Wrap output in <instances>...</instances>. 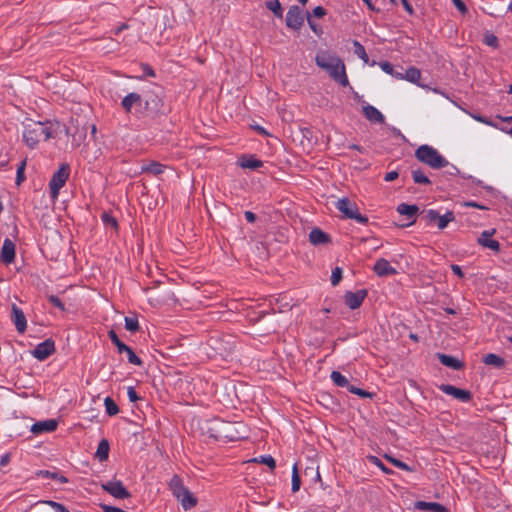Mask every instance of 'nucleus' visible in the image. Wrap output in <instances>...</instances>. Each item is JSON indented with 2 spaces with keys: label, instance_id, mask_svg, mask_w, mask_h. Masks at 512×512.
<instances>
[{
  "label": "nucleus",
  "instance_id": "nucleus-36",
  "mask_svg": "<svg viewBox=\"0 0 512 512\" xmlns=\"http://www.w3.org/2000/svg\"><path fill=\"white\" fill-rule=\"evenodd\" d=\"M300 485H301V481H300V476L298 473V467H297V464L295 463L292 468V486H291L292 491L293 492L299 491Z\"/></svg>",
  "mask_w": 512,
  "mask_h": 512
},
{
  "label": "nucleus",
  "instance_id": "nucleus-50",
  "mask_svg": "<svg viewBox=\"0 0 512 512\" xmlns=\"http://www.w3.org/2000/svg\"><path fill=\"white\" fill-rule=\"evenodd\" d=\"M425 218L429 223H432L438 220L439 214L435 210H429L426 212Z\"/></svg>",
  "mask_w": 512,
  "mask_h": 512
},
{
  "label": "nucleus",
  "instance_id": "nucleus-44",
  "mask_svg": "<svg viewBox=\"0 0 512 512\" xmlns=\"http://www.w3.org/2000/svg\"><path fill=\"white\" fill-rule=\"evenodd\" d=\"M342 279V269L339 267H336L331 274V284L333 286H336L339 284L340 280Z\"/></svg>",
  "mask_w": 512,
  "mask_h": 512
},
{
  "label": "nucleus",
  "instance_id": "nucleus-38",
  "mask_svg": "<svg viewBox=\"0 0 512 512\" xmlns=\"http://www.w3.org/2000/svg\"><path fill=\"white\" fill-rule=\"evenodd\" d=\"M412 177L417 184H429L430 180L421 170H413Z\"/></svg>",
  "mask_w": 512,
  "mask_h": 512
},
{
  "label": "nucleus",
  "instance_id": "nucleus-23",
  "mask_svg": "<svg viewBox=\"0 0 512 512\" xmlns=\"http://www.w3.org/2000/svg\"><path fill=\"white\" fill-rule=\"evenodd\" d=\"M415 507L419 510L432 511V512H447L446 507L436 502L418 501Z\"/></svg>",
  "mask_w": 512,
  "mask_h": 512
},
{
  "label": "nucleus",
  "instance_id": "nucleus-10",
  "mask_svg": "<svg viewBox=\"0 0 512 512\" xmlns=\"http://www.w3.org/2000/svg\"><path fill=\"white\" fill-rule=\"evenodd\" d=\"M55 351V344L52 340L47 339L38 344L31 352L32 356L37 360L43 361L47 359Z\"/></svg>",
  "mask_w": 512,
  "mask_h": 512
},
{
  "label": "nucleus",
  "instance_id": "nucleus-26",
  "mask_svg": "<svg viewBox=\"0 0 512 512\" xmlns=\"http://www.w3.org/2000/svg\"><path fill=\"white\" fill-rule=\"evenodd\" d=\"M169 487L172 491V494L174 497H180L184 491L187 489L184 485L182 480L178 476H174L169 483Z\"/></svg>",
  "mask_w": 512,
  "mask_h": 512
},
{
  "label": "nucleus",
  "instance_id": "nucleus-4",
  "mask_svg": "<svg viewBox=\"0 0 512 512\" xmlns=\"http://www.w3.org/2000/svg\"><path fill=\"white\" fill-rule=\"evenodd\" d=\"M416 158L433 169H440L448 165V161L438 150L429 146L421 145L415 152Z\"/></svg>",
  "mask_w": 512,
  "mask_h": 512
},
{
  "label": "nucleus",
  "instance_id": "nucleus-22",
  "mask_svg": "<svg viewBox=\"0 0 512 512\" xmlns=\"http://www.w3.org/2000/svg\"><path fill=\"white\" fill-rule=\"evenodd\" d=\"M141 101V96L137 93L132 92L123 98L121 105L126 112H130L132 107L134 105H139Z\"/></svg>",
  "mask_w": 512,
  "mask_h": 512
},
{
  "label": "nucleus",
  "instance_id": "nucleus-28",
  "mask_svg": "<svg viewBox=\"0 0 512 512\" xmlns=\"http://www.w3.org/2000/svg\"><path fill=\"white\" fill-rule=\"evenodd\" d=\"M109 455V443L106 439L100 441L95 456L99 461H105L108 459Z\"/></svg>",
  "mask_w": 512,
  "mask_h": 512
},
{
  "label": "nucleus",
  "instance_id": "nucleus-55",
  "mask_svg": "<svg viewBox=\"0 0 512 512\" xmlns=\"http://www.w3.org/2000/svg\"><path fill=\"white\" fill-rule=\"evenodd\" d=\"M101 508L103 509L104 512H126V511L122 510L121 508L110 506V505H105V504H102Z\"/></svg>",
  "mask_w": 512,
  "mask_h": 512
},
{
  "label": "nucleus",
  "instance_id": "nucleus-9",
  "mask_svg": "<svg viewBox=\"0 0 512 512\" xmlns=\"http://www.w3.org/2000/svg\"><path fill=\"white\" fill-rule=\"evenodd\" d=\"M109 337L112 341V343L117 347L119 353H126L127 359L131 364L134 365H141L142 361L141 359L133 352V350L124 344L122 341L119 340L118 336L114 331L109 332Z\"/></svg>",
  "mask_w": 512,
  "mask_h": 512
},
{
  "label": "nucleus",
  "instance_id": "nucleus-24",
  "mask_svg": "<svg viewBox=\"0 0 512 512\" xmlns=\"http://www.w3.org/2000/svg\"><path fill=\"white\" fill-rule=\"evenodd\" d=\"M263 165L262 161L255 158L254 156H242L239 159V166L244 169H257Z\"/></svg>",
  "mask_w": 512,
  "mask_h": 512
},
{
  "label": "nucleus",
  "instance_id": "nucleus-31",
  "mask_svg": "<svg viewBox=\"0 0 512 512\" xmlns=\"http://www.w3.org/2000/svg\"><path fill=\"white\" fill-rule=\"evenodd\" d=\"M397 211L401 215L413 217L417 213L418 207L416 205H408V204L402 203L397 207Z\"/></svg>",
  "mask_w": 512,
  "mask_h": 512
},
{
  "label": "nucleus",
  "instance_id": "nucleus-62",
  "mask_svg": "<svg viewBox=\"0 0 512 512\" xmlns=\"http://www.w3.org/2000/svg\"><path fill=\"white\" fill-rule=\"evenodd\" d=\"M307 20L310 28L317 33L316 25L313 23V21L310 19L309 14H307Z\"/></svg>",
  "mask_w": 512,
  "mask_h": 512
},
{
  "label": "nucleus",
  "instance_id": "nucleus-43",
  "mask_svg": "<svg viewBox=\"0 0 512 512\" xmlns=\"http://www.w3.org/2000/svg\"><path fill=\"white\" fill-rule=\"evenodd\" d=\"M102 220L106 226H110L113 229L118 228L117 220L113 216L109 215L108 213L102 214Z\"/></svg>",
  "mask_w": 512,
  "mask_h": 512
},
{
  "label": "nucleus",
  "instance_id": "nucleus-20",
  "mask_svg": "<svg viewBox=\"0 0 512 512\" xmlns=\"http://www.w3.org/2000/svg\"><path fill=\"white\" fill-rule=\"evenodd\" d=\"M309 240L313 245H321L330 242V237L319 228H314L309 234Z\"/></svg>",
  "mask_w": 512,
  "mask_h": 512
},
{
  "label": "nucleus",
  "instance_id": "nucleus-59",
  "mask_svg": "<svg viewBox=\"0 0 512 512\" xmlns=\"http://www.w3.org/2000/svg\"><path fill=\"white\" fill-rule=\"evenodd\" d=\"M245 218L247 219L248 222L253 223L256 220V215L251 211H246Z\"/></svg>",
  "mask_w": 512,
  "mask_h": 512
},
{
  "label": "nucleus",
  "instance_id": "nucleus-56",
  "mask_svg": "<svg viewBox=\"0 0 512 512\" xmlns=\"http://www.w3.org/2000/svg\"><path fill=\"white\" fill-rule=\"evenodd\" d=\"M473 118L480 123L495 127V125L490 120L481 115H473Z\"/></svg>",
  "mask_w": 512,
  "mask_h": 512
},
{
  "label": "nucleus",
  "instance_id": "nucleus-53",
  "mask_svg": "<svg viewBox=\"0 0 512 512\" xmlns=\"http://www.w3.org/2000/svg\"><path fill=\"white\" fill-rule=\"evenodd\" d=\"M452 2L461 13L464 14L467 12V7L462 0H452Z\"/></svg>",
  "mask_w": 512,
  "mask_h": 512
},
{
  "label": "nucleus",
  "instance_id": "nucleus-21",
  "mask_svg": "<svg viewBox=\"0 0 512 512\" xmlns=\"http://www.w3.org/2000/svg\"><path fill=\"white\" fill-rule=\"evenodd\" d=\"M165 169H166L165 165H163L159 162H156V161H150V162L142 165L141 173H149L154 176H158V175L162 174L165 171Z\"/></svg>",
  "mask_w": 512,
  "mask_h": 512
},
{
  "label": "nucleus",
  "instance_id": "nucleus-45",
  "mask_svg": "<svg viewBox=\"0 0 512 512\" xmlns=\"http://www.w3.org/2000/svg\"><path fill=\"white\" fill-rule=\"evenodd\" d=\"M40 503L50 506L55 512H63L64 509L66 508L61 503H58V502H55L52 500H45V501H41Z\"/></svg>",
  "mask_w": 512,
  "mask_h": 512
},
{
  "label": "nucleus",
  "instance_id": "nucleus-14",
  "mask_svg": "<svg viewBox=\"0 0 512 512\" xmlns=\"http://www.w3.org/2000/svg\"><path fill=\"white\" fill-rule=\"evenodd\" d=\"M58 422L55 419L39 421L31 426V432L34 434H42L56 430Z\"/></svg>",
  "mask_w": 512,
  "mask_h": 512
},
{
  "label": "nucleus",
  "instance_id": "nucleus-8",
  "mask_svg": "<svg viewBox=\"0 0 512 512\" xmlns=\"http://www.w3.org/2000/svg\"><path fill=\"white\" fill-rule=\"evenodd\" d=\"M304 23L303 11L299 6L293 5L286 14V25L293 30H300Z\"/></svg>",
  "mask_w": 512,
  "mask_h": 512
},
{
  "label": "nucleus",
  "instance_id": "nucleus-12",
  "mask_svg": "<svg viewBox=\"0 0 512 512\" xmlns=\"http://www.w3.org/2000/svg\"><path fill=\"white\" fill-rule=\"evenodd\" d=\"M366 296V290H348L344 295V301L350 309H356L361 305Z\"/></svg>",
  "mask_w": 512,
  "mask_h": 512
},
{
  "label": "nucleus",
  "instance_id": "nucleus-5",
  "mask_svg": "<svg viewBox=\"0 0 512 512\" xmlns=\"http://www.w3.org/2000/svg\"><path fill=\"white\" fill-rule=\"evenodd\" d=\"M335 207L343 214L345 218L354 219L361 224H366L368 222V218L360 214L356 203L352 202L347 197L338 199L335 202Z\"/></svg>",
  "mask_w": 512,
  "mask_h": 512
},
{
  "label": "nucleus",
  "instance_id": "nucleus-60",
  "mask_svg": "<svg viewBox=\"0 0 512 512\" xmlns=\"http://www.w3.org/2000/svg\"><path fill=\"white\" fill-rule=\"evenodd\" d=\"M405 10L409 13V14H413V8L412 6L410 5V3L407 1V0H401Z\"/></svg>",
  "mask_w": 512,
  "mask_h": 512
},
{
  "label": "nucleus",
  "instance_id": "nucleus-63",
  "mask_svg": "<svg viewBox=\"0 0 512 512\" xmlns=\"http://www.w3.org/2000/svg\"><path fill=\"white\" fill-rule=\"evenodd\" d=\"M39 475H43V476H45V477H56V475H55V474L50 473L49 471H40V472H39Z\"/></svg>",
  "mask_w": 512,
  "mask_h": 512
},
{
  "label": "nucleus",
  "instance_id": "nucleus-46",
  "mask_svg": "<svg viewBox=\"0 0 512 512\" xmlns=\"http://www.w3.org/2000/svg\"><path fill=\"white\" fill-rule=\"evenodd\" d=\"M348 390H349L351 393H353V394H355V395H358V396H360V397H362V398L372 397V394H371V393H369V392H367V391H364V390H362V389H360V388H357V387H355V386H353V385H350V386H349V388H348Z\"/></svg>",
  "mask_w": 512,
  "mask_h": 512
},
{
  "label": "nucleus",
  "instance_id": "nucleus-48",
  "mask_svg": "<svg viewBox=\"0 0 512 512\" xmlns=\"http://www.w3.org/2000/svg\"><path fill=\"white\" fill-rule=\"evenodd\" d=\"M380 67L384 72H386L387 74H390L394 77L398 73V72L394 71L393 66L387 61L380 63Z\"/></svg>",
  "mask_w": 512,
  "mask_h": 512
},
{
  "label": "nucleus",
  "instance_id": "nucleus-49",
  "mask_svg": "<svg viewBox=\"0 0 512 512\" xmlns=\"http://www.w3.org/2000/svg\"><path fill=\"white\" fill-rule=\"evenodd\" d=\"M49 301L51 302L52 305H54L55 307L59 308L60 310H64L65 307H64V304L62 303L61 299L57 296H54V295H51L49 296Z\"/></svg>",
  "mask_w": 512,
  "mask_h": 512
},
{
  "label": "nucleus",
  "instance_id": "nucleus-58",
  "mask_svg": "<svg viewBox=\"0 0 512 512\" xmlns=\"http://www.w3.org/2000/svg\"><path fill=\"white\" fill-rule=\"evenodd\" d=\"M397 177H398V172H396V171H391V172L386 173V175H385L384 179H385V181H387V182H391V181H393V180L397 179Z\"/></svg>",
  "mask_w": 512,
  "mask_h": 512
},
{
  "label": "nucleus",
  "instance_id": "nucleus-40",
  "mask_svg": "<svg viewBox=\"0 0 512 512\" xmlns=\"http://www.w3.org/2000/svg\"><path fill=\"white\" fill-rule=\"evenodd\" d=\"M483 41L488 46H491L493 48L498 47V38L491 32H486L484 34Z\"/></svg>",
  "mask_w": 512,
  "mask_h": 512
},
{
  "label": "nucleus",
  "instance_id": "nucleus-7",
  "mask_svg": "<svg viewBox=\"0 0 512 512\" xmlns=\"http://www.w3.org/2000/svg\"><path fill=\"white\" fill-rule=\"evenodd\" d=\"M101 488L116 499L130 498V492L120 480H110L101 484Z\"/></svg>",
  "mask_w": 512,
  "mask_h": 512
},
{
  "label": "nucleus",
  "instance_id": "nucleus-54",
  "mask_svg": "<svg viewBox=\"0 0 512 512\" xmlns=\"http://www.w3.org/2000/svg\"><path fill=\"white\" fill-rule=\"evenodd\" d=\"M11 460V453H5L0 458V468L5 467L9 464Z\"/></svg>",
  "mask_w": 512,
  "mask_h": 512
},
{
  "label": "nucleus",
  "instance_id": "nucleus-57",
  "mask_svg": "<svg viewBox=\"0 0 512 512\" xmlns=\"http://www.w3.org/2000/svg\"><path fill=\"white\" fill-rule=\"evenodd\" d=\"M313 15L317 18H321L325 15V9L321 6H317L313 9Z\"/></svg>",
  "mask_w": 512,
  "mask_h": 512
},
{
  "label": "nucleus",
  "instance_id": "nucleus-35",
  "mask_svg": "<svg viewBox=\"0 0 512 512\" xmlns=\"http://www.w3.org/2000/svg\"><path fill=\"white\" fill-rule=\"evenodd\" d=\"M104 405H105V409H106V412L108 415L114 416V415L118 414L119 408L110 397H106L104 399Z\"/></svg>",
  "mask_w": 512,
  "mask_h": 512
},
{
  "label": "nucleus",
  "instance_id": "nucleus-51",
  "mask_svg": "<svg viewBox=\"0 0 512 512\" xmlns=\"http://www.w3.org/2000/svg\"><path fill=\"white\" fill-rule=\"evenodd\" d=\"M161 102V99L157 96L151 98L150 100H146L145 104H146V108L149 109L150 106L152 105L153 108H157L159 106V103Z\"/></svg>",
  "mask_w": 512,
  "mask_h": 512
},
{
  "label": "nucleus",
  "instance_id": "nucleus-16",
  "mask_svg": "<svg viewBox=\"0 0 512 512\" xmlns=\"http://www.w3.org/2000/svg\"><path fill=\"white\" fill-rule=\"evenodd\" d=\"M362 112L366 119L372 123H383L385 120L384 115L372 105L363 106Z\"/></svg>",
  "mask_w": 512,
  "mask_h": 512
},
{
  "label": "nucleus",
  "instance_id": "nucleus-30",
  "mask_svg": "<svg viewBox=\"0 0 512 512\" xmlns=\"http://www.w3.org/2000/svg\"><path fill=\"white\" fill-rule=\"evenodd\" d=\"M331 379L333 383L339 387L349 388L350 384L348 379L338 371L331 373Z\"/></svg>",
  "mask_w": 512,
  "mask_h": 512
},
{
  "label": "nucleus",
  "instance_id": "nucleus-41",
  "mask_svg": "<svg viewBox=\"0 0 512 512\" xmlns=\"http://www.w3.org/2000/svg\"><path fill=\"white\" fill-rule=\"evenodd\" d=\"M369 462L372 463L373 465L377 466L378 468H380L384 473L386 474H390L391 473V470L388 469L383 463L382 461L376 457V456H368L367 457Z\"/></svg>",
  "mask_w": 512,
  "mask_h": 512
},
{
  "label": "nucleus",
  "instance_id": "nucleus-1",
  "mask_svg": "<svg viewBox=\"0 0 512 512\" xmlns=\"http://www.w3.org/2000/svg\"><path fill=\"white\" fill-rule=\"evenodd\" d=\"M62 130L65 129L59 123L30 122L25 125L23 138L29 147L34 148L40 141L55 137Z\"/></svg>",
  "mask_w": 512,
  "mask_h": 512
},
{
  "label": "nucleus",
  "instance_id": "nucleus-13",
  "mask_svg": "<svg viewBox=\"0 0 512 512\" xmlns=\"http://www.w3.org/2000/svg\"><path fill=\"white\" fill-rule=\"evenodd\" d=\"M440 390L462 402H468L471 399V393L469 391L457 388L453 385H441Z\"/></svg>",
  "mask_w": 512,
  "mask_h": 512
},
{
  "label": "nucleus",
  "instance_id": "nucleus-27",
  "mask_svg": "<svg viewBox=\"0 0 512 512\" xmlns=\"http://www.w3.org/2000/svg\"><path fill=\"white\" fill-rule=\"evenodd\" d=\"M438 358L444 366L453 368V369H460L462 367V363L455 357L449 356L446 354H439Z\"/></svg>",
  "mask_w": 512,
  "mask_h": 512
},
{
  "label": "nucleus",
  "instance_id": "nucleus-19",
  "mask_svg": "<svg viewBox=\"0 0 512 512\" xmlns=\"http://www.w3.org/2000/svg\"><path fill=\"white\" fill-rule=\"evenodd\" d=\"M15 245L10 239H6L1 249V259L4 263L8 264L14 260Z\"/></svg>",
  "mask_w": 512,
  "mask_h": 512
},
{
  "label": "nucleus",
  "instance_id": "nucleus-33",
  "mask_svg": "<svg viewBox=\"0 0 512 512\" xmlns=\"http://www.w3.org/2000/svg\"><path fill=\"white\" fill-rule=\"evenodd\" d=\"M252 461L265 464L267 465L271 470H274L276 467V461L275 459L270 455H263L259 456L257 458H254Z\"/></svg>",
  "mask_w": 512,
  "mask_h": 512
},
{
  "label": "nucleus",
  "instance_id": "nucleus-17",
  "mask_svg": "<svg viewBox=\"0 0 512 512\" xmlns=\"http://www.w3.org/2000/svg\"><path fill=\"white\" fill-rule=\"evenodd\" d=\"M395 78L397 79H400V80H406V81H409L411 83H414V84H417L419 86H422L420 83H419V80L421 78V72L419 69L415 68V67H410L408 68L404 74L402 73H397L395 75Z\"/></svg>",
  "mask_w": 512,
  "mask_h": 512
},
{
  "label": "nucleus",
  "instance_id": "nucleus-61",
  "mask_svg": "<svg viewBox=\"0 0 512 512\" xmlns=\"http://www.w3.org/2000/svg\"><path fill=\"white\" fill-rule=\"evenodd\" d=\"M451 269H452V271H453L456 275H458L459 277H462V276H463V273H462V270H461L460 266H458V265H452V266H451Z\"/></svg>",
  "mask_w": 512,
  "mask_h": 512
},
{
  "label": "nucleus",
  "instance_id": "nucleus-52",
  "mask_svg": "<svg viewBox=\"0 0 512 512\" xmlns=\"http://www.w3.org/2000/svg\"><path fill=\"white\" fill-rule=\"evenodd\" d=\"M127 395H128V398L131 402H136L139 397L137 395V392L135 391L134 387H128L127 389Z\"/></svg>",
  "mask_w": 512,
  "mask_h": 512
},
{
  "label": "nucleus",
  "instance_id": "nucleus-34",
  "mask_svg": "<svg viewBox=\"0 0 512 512\" xmlns=\"http://www.w3.org/2000/svg\"><path fill=\"white\" fill-rule=\"evenodd\" d=\"M455 217L454 214L449 211L445 215L440 216L437 220V225L439 229H444L447 227L448 223L454 221Z\"/></svg>",
  "mask_w": 512,
  "mask_h": 512
},
{
  "label": "nucleus",
  "instance_id": "nucleus-42",
  "mask_svg": "<svg viewBox=\"0 0 512 512\" xmlns=\"http://www.w3.org/2000/svg\"><path fill=\"white\" fill-rule=\"evenodd\" d=\"M385 458H386V459H387L391 464H393L394 466H396V467H398V468H400V469H402V470H405V471H410V470H411V469L409 468V466H408L406 463H404V462H402V461H400V460H398V459H396V458H394V457H392V456L385 455Z\"/></svg>",
  "mask_w": 512,
  "mask_h": 512
},
{
  "label": "nucleus",
  "instance_id": "nucleus-39",
  "mask_svg": "<svg viewBox=\"0 0 512 512\" xmlns=\"http://www.w3.org/2000/svg\"><path fill=\"white\" fill-rule=\"evenodd\" d=\"M354 53L364 61V63H368V55L365 51V48L358 42L354 41Z\"/></svg>",
  "mask_w": 512,
  "mask_h": 512
},
{
  "label": "nucleus",
  "instance_id": "nucleus-29",
  "mask_svg": "<svg viewBox=\"0 0 512 512\" xmlns=\"http://www.w3.org/2000/svg\"><path fill=\"white\" fill-rule=\"evenodd\" d=\"M483 362L486 365L494 366L497 368H502L505 364V361L502 357H500L496 354H493V353L486 354L483 357Z\"/></svg>",
  "mask_w": 512,
  "mask_h": 512
},
{
  "label": "nucleus",
  "instance_id": "nucleus-47",
  "mask_svg": "<svg viewBox=\"0 0 512 512\" xmlns=\"http://www.w3.org/2000/svg\"><path fill=\"white\" fill-rule=\"evenodd\" d=\"M26 162H21L20 166L17 168V177H16V183L17 185H20V183L24 180V169H25Z\"/></svg>",
  "mask_w": 512,
  "mask_h": 512
},
{
  "label": "nucleus",
  "instance_id": "nucleus-64",
  "mask_svg": "<svg viewBox=\"0 0 512 512\" xmlns=\"http://www.w3.org/2000/svg\"><path fill=\"white\" fill-rule=\"evenodd\" d=\"M497 118H499L500 120H502L504 122H512V115L511 116H506V117L498 115Z\"/></svg>",
  "mask_w": 512,
  "mask_h": 512
},
{
  "label": "nucleus",
  "instance_id": "nucleus-18",
  "mask_svg": "<svg viewBox=\"0 0 512 512\" xmlns=\"http://www.w3.org/2000/svg\"><path fill=\"white\" fill-rule=\"evenodd\" d=\"M374 271L379 276H389L397 272L396 269L386 259L383 258L379 259L375 263Z\"/></svg>",
  "mask_w": 512,
  "mask_h": 512
},
{
  "label": "nucleus",
  "instance_id": "nucleus-6",
  "mask_svg": "<svg viewBox=\"0 0 512 512\" xmlns=\"http://www.w3.org/2000/svg\"><path fill=\"white\" fill-rule=\"evenodd\" d=\"M70 174V167L67 163H63L60 165L59 169L53 174L50 183V193L51 197L56 200L59 195L60 189L66 183Z\"/></svg>",
  "mask_w": 512,
  "mask_h": 512
},
{
  "label": "nucleus",
  "instance_id": "nucleus-11",
  "mask_svg": "<svg viewBox=\"0 0 512 512\" xmlns=\"http://www.w3.org/2000/svg\"><path fill=\"white\" fill-rule=\"evenodd\" d=\"M11 320L18 333L23 334L27 328V320L24 312L15 303L11 305Z\"/></svg>",
  "mask_w": 512,
  "mask_h": 512
},
{
  "label": "nucleus",
  "instance_id": "nucleus-2",
  "mask_svg": "<svg viewBox=\"0 0 512 512\" xmlns=\"http://www.w3.org/2000/svg\"><path fill=\"white\" fill-rule=\"evenodd\" d=\"M315 62L317 66L326 71L336 82L342 86L348 85L345 65L339 57L327 51H321L316 55Z\"/></svg>",
  "mask_w": 512,
  "mask_h": 512
},
{
  "label": "nucleus",
  "instance_id": "nucleus-37",
  "mask_svg": "<svg viewBox=\"0 0 512 512\" xmlns=\"http://www.w3.org/2000/svg\"><path fill=\"white\" fill-rule=\"evenodd\" d=\"M125 328L130 332H136L139 329L138 319L134 316L125 317Z\"/></svg>",
  "mask_w": 512,
  "mask_h": 512
},
{
  "label": "nucleus",
  "instance_id": "nucleus-25",
  "mask_svg": "<svg viewBox=\"0 0 512 512\" xmlns=\"http://www.w3.org/2000/svg\"><path fill=\"white\" fill-rule=\"evenodd\" d=\"M177 499L181 502V505L184 510H189L193 508L197 503L196 498L188 489H186L180 497H177Z\"/></svg>",
  "mask_w": 512,
  "mask_h": 512
},
{
  "label": "nucleus",
  "instance_id": "nucleus-15",
  "mask_svg": "<svg viewBox=\"0 0 512 512\" xmlns=\"http://www.w3.org/2000/svg\"><path fill=\"white\" fill-rule=\"evenodd\" d=\"M495 232H496L495 229L483 231L481 233L480 237L478 238V243L480 245H482L483 247L489 248L493 251H499V249H500L499 242L496 240L490 239V237L493 236L495 234Z\"/></svg>",
  "mask_w": 512,
  "mask_h": 512
},
{
  "label": "nucleus",
  "instance_id": "nucleus-32",
  "mask_svg": "<svg viewBox=\"0 0 512 512\" xmlns=\"http://www.w3.org/2000/svg\"><path fill=\"white\" fill-rule=\"evenodd\" d=\"M266 7L274 13L278 18H282L283 10L278 0H270L266 2Z\"/></svg>",
  "mask_w": 512,
  "mask_h": 512
},
{
  "label": "nucleus",
  "instance_id": "nucleus-3",
  "mask_svg": "<svg viewBox=\"0 0 512 512\" xmlns=\"http://www.w3.org/2000/svg\"><path fill=\"white\" fill-rule=\"evenodd\" d=\"M216 438H224L230 441L245 437L246 427L242 422L216 421L213 426Z\"/></svg>",
  "mask_w": 512,
  "mask_h": 512
}]
</instances>
